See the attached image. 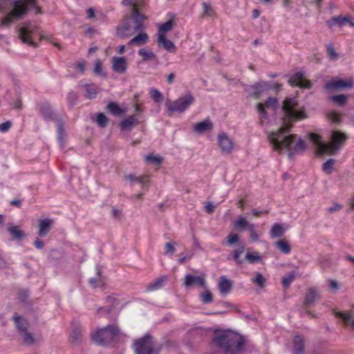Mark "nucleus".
<instances>
[{"label":"nucleus","instance_id":"f257e3e1","mask_svg":"<svg viewBox=\"0 0 354 354\" xmlns=\"http://www.w3.org/2000/svg\"><path fill=\"white\" fill-rule=\"evenodd\" d=\"M297 100L295 97L286 98L283 102L281 127L276 131L268 134V139L274 151L279 153L285 149L289 159H292L295 153L304 152L306 149L304 140L296 134H289L293 125L292 122L306 118L304 111L297 110Z\"/></svg>","mask_w":354,"mask_h":354},{"label":"nucleus","instance_id":"f03ea898","mask_svg":"<svg viewBox=\"0 0 354 354\" xmlns=\"http://www.w3.org/2000/svg\"><path fill=\"white\" fill-rule=\"evenodd\" d=\"M31 9L37 15L43 13L37 0H0V12L6 14L0 18V28L9 27L14 20H21Z\"/></svg>","mask_w":354,"mask_h":354},{"label":"nucleus","instance_id":"7ed1b4c3","mask_svg":"<svg viewBox=\"0 0 354 354\" xmlns=\"http://www.w3.org/2000/svg\"><path fill=\"white\" fill-rule=\"evenodd\" d=\"M148 19L142 11H138L136 8L127 10L116 29L117 35L123 39L130 37L136 32L145 29L144 23Z\"/></svg>","mask_w":354,"mask_h":354},{"label":"nucleus","instance_id":"20e7f679","mask_svg":"<svg viewBox=\"0 0 354 354\" xmlns=\"http://www.w3.org/2000/svg\"><path fill=\"white\" fill-rule=\"evenodd\" d=\"M213 343L223 354H241L244 348V339L230 330H216Z\"/></svg>","mask_w":354,"mask_h":354},{"label":"nucleus","instance_id":"39448f33","mask_svg":"<svg viewBox=\"0 0 354 354\" xmlns=\"http://www.w3.org/2000/svg\"><path fill=\"white\" fill-rule=\"evenodd\" d=\"M310 140L317 147L316 153L322 156L325 153L335 154L344 145L348 136L339 131H333L331 134V144H326L322 140V137L315 133L308 135Z\"/></svg>","mask_w":354,"mask_h":354},{"label":"nucleus","instance_id":"423d86ee","mask_svg":"<svg viewBox=\"0 0 354 354\" xmlns=\"http://www.w3.org/2000/svg\"><path fill=\"white\" fill-rule=\"evenodd\" d=\"M121 336V330L115 324H109L98 328L92 335V341L98 346H109L118 342Z\"/></svg>","mask_w":354,"mask_h":354},{"label":"nucleus","instance_id":"0eeeda50","mask_svg":"<svg viewBox=\"0 0 354 354\" xmlns=\"http://www.w3.org/2000/svg\"><path fill=\"white\" fill-rule=\"evenodd\" d=\"M153 336L146 334L134 340L132 348L136 354H159L161 346L153 341Z\"/></svg>","mask_w":354,"mask_h":354},{"label":"nucleus","instance_id":"6e6552de","mask_svg":"<svg viewBox=\"0 0 354 354\" xmlns=\"http://www.w3.org/2000/svg\"><path fill=\"white\" fill-rule=\"evenodd\" d=\"M194 102L195 97L190 92H188L174 101L168 100L165 105L169 115H171L174 113H184Z\"/></svg>","mask_w":354,"mask_h":354},{"label":"nucleus","instance_id":"1a4fd4ad","mask_svg":"<svg viewBox=\"0 0 354 354\" xmlns=\"http://www.w3.org/2000/svg\"><path fill=\"white\" fill-rule=\"evenodd\" d=\"M320 297V295L317 289V288L312 287L308 290V292L305 296L303 308L306 314L310 316L311 317H315V315L314 313L308 309L309 306H314L316 300L319 299Z\"/></svg>","mask_w":354,"mask_h":354},{"label":"nucleus","instance_id":"9d476101","mask_svg":"<svg viewBox=\"0 0 354 354\" xmlns=\"http://www.w3.org/2000/svg\"><path fill=\"white\" fill-rule=\"evenodd\" d=\"M354 82L352 79H335L325 84L324 88L327 91H338L343 88H353Z\"/></svg>","mask_w":354,"mask_h":354},{"label":"nucleus","instance_id":"9b49d317","mask_svg":"<svg viewBox=\"0 0 354 354\" xmlns=\"http://www.w3.org/2000/svg\"><path fill=\"white\" fill-rule=\"evenodd\" d=\"M271 84L265 81H260L256 84L248 86L245 91L249 93V95L256 99H259L261 95L268 90H270Z\"/></svg>","mask_w":354,"mask_h":354},{"label":"nucleus","instance_id":"f8f14e48","mask_svg":"<svg viewBox=\"0 0 354 354\" xmlns=\"http://www.w3.org/2000/svg\"><path fill=\"white\" fill-rule=\"evenodd\" d=\"M288 83L292 86H299L301 88L310 89L312 87L310 81L304 79V73L303 72H297L292 75L288 80Z\"/></svg>","mask_w":354,"mask_h":354},{"label":"nucleus","instance_id":"ddd939ff","mask_svg":"<svg viewBox=\"0 0 354 354\" xmlns=\"http://www.w3.org/2000/svg\"><path fill=\"white\" fill-rule=\"evenodd\" d=\"M19 37L21 39L22 42L27 44L29 46L36 48L37 43L33 41L31 39L32 30L30 24H24L18 29Z\"/></svg>","mask_w":354,"mask_h":354},{"label":"nucleus","instance_id":"4468645a","mask_svg":"<svg viewBox=\"0 0 354 354\" xmlns=\"http://www.w3.org/2000/svg\"><path fill=\"white\" fill-rule=\"evenodd\" d=\"M218 142L223 153L227 154L232 153L234 148V142L226 133H222L218 135Z\"/></svg>","mask_w":354,"mask_h":354},{"label":"nucleus","instance_id":"2eb2a0df","mask_svg":"<svg viewBox=\"0 0 354 354\" xmlns=\"http://www.w3.org/2000/svg\"><path fill=\"white\" fill-rule=\"evenodd\" d=\"M112 69L118 73H124L127 69V59L124 57H113L111 59Z\"/></svg>","mask_w":354,"mask_h":354},{"label":"nucleus","instance_id":"dca6fc26","mask_svg":"<svg viewBox=\"0 0 354 354\" xmlns=\"http://www.w3.org/2000/svg\"><path fill=\"white\" fill-rule=\"evenodd\" d=\"M53 221L50 218H44L39 220L37 225V234L40 237L46 236L50 231Z\"/></svg>","mask_w":354,"mask_h":354},{"label":"nucleus","instance_id":"f3484780","mask_svg":"<svg viewBox=\"0 0 354 354\" xmlns=\"http://www.w3.org/2000/svg\"><path fill=\"white\" fill-rule=\"evenodd\" d=\"M232 281L228 279L226 276L223 275L219 278L218 288L220 293L222 295H226L229 294L232 290Z\"/></svg>","mask_w":354,"mask_h":354},{"label":"nucleus","instance_id":"a211bd4d","mask_svg":"<svg viewBox=\"0 0 354 354\" xmlns=\"http://www.w3.org/2000/svg\"><path fill=\"white\" fill-rule=\"evenodd\" d=\"M183 284L187 288L192 287L193 286L204 287L205 285V280L203 277L200 276L187 274L185 277V281Z\"/></svg>","mask_w":354,"mask_h":354},{"label":"nucleus","instance_id":"6ab92c4d","mask_svg":"<svg viewBox=\"0 0 354 354\" xmlns=\"http://www.w3.org/2000/svg\"><path fill=\"white\" fill-rule=\"evenodd\" d=\"M39 113L46 121L53 120L55 113L48 102H44L38 106Z\"/></svg>","mask_w":354,"mask_h":354},{"label":"nucleus","instance_id":"aec40b11","mask_svg":"<svg viewBox=\"0 0 354 354\" xmlns=\"http://www.w3.org/2000/svg\"><path fill=\"white\" fill-rule=\"evenodd\" d=\"M106 301L111 304L109 307H100L97 309V313L104 316H109L113 312V310L118 305V301L114 297H107Z\"/></svg>","mask_w":354,"mask_h":354},{"label":"nucleus","instance_id":"412c9836","mask_svg":"<svg viewBox=\"0 0 354 354\" xmlns=\"http://www.w3.org/2000/svg\"><path fill=\"white\" fill-rule=\"evenodd\" d=\"M15 326L17 330L21 334L28 330V322L26 319L22 318L21 316L15 313L12 317Z\"/></svg>","mask_w":354,"mask_h":354},{"label":"nucleus","instance_id":"4be33fe9","mask_svg":"<svg viewBox=\"0 0 354 354\" xmlns=\"http://www.w3.org/2000/svg\"><path fill=\"white\" fill-rule=\"evenodd\" d=\"M122 4L129 7L127 10H131L132 8H136L138 11H142L146 5L144 0H122Z\"/></svg>","mask_w":354,"mask_h":354},{"label":"nucleus","instance_id":"5701e85b","mask_svg":"<svg viewBox=\"0 0 354 354\" xmlns=\"http://www.w3.org/2000/svg\"><path fill=\"white\" fill-rule=\"evenodd\" d=\"M346 23H348L351 26H354V23L351 20L350 17L348 16L342 17V16H335L331 19V21L328 23V26L330 27L337 24L339 26H344Z\"/></svg>","mask_w":354,"mask_h":354},{"label":"nucleus","instance_id":"b1692460","mask_svg":"<svg viewBox=\"0 0 354 354\" xmlns=\"http://www.w3.org/2000/svg\"><path fill=\"white\" fill-rule=\"evenodd\" d=\"M213 124L209 120H205L203 122H198L194 126V131L198 133H203L207 131L212 130Z\"/></svg>","mask_w":354,"mask_h":354},{"label":"nucleus","instance_id":"393cba45","mask_svg":"<svg viewBox=\"0 0 354 354\" xmlns=\"http://www.w3.org/2000/svg\"><path fill=\"white\" fill-rule=\"evenodd\" d=\"M133 37L128 43L129 45L142 46L146 44L149 39V36L146 32L142 31Z\"/></svg>","mask_w":354,"mask_h":354},{"label":"nucleus","instance_id":"a878e982","mask_svg":"<svg viewBox=\"0 0 354 354\" xmlns=\"http://www.w3.org/2000/svg\"><path fill=\"white\" fill-rule=\"evenodd\" d=\"M251 225H254V224L250 223L245 218L242 216H239L234 223V227L238 231L249 230Z\"/></svg>","mask_w":354,"mask_h":354},{"label":"nucleus","instance_id":"bb28decb","mask_svg":"<svg viewBox=\"0 0 354 354\" xmlns=\"http://www.w3.org/2000/svg\"><path fill=\"white\" fill-rule=\"evenodd\" d=\"M168 278L167 276H162L159 278L155 279L153 282L149 283L147 286L148 291H154L162 288L166 282L167 281Z\"/></svg>","mask_w":354,"mask_h":354},{"label":"nucleus","instance_id":"cd10ccee","mask_svg":"<svg viewBox=\"0 0 354 354\" xmlns=\"http://www.w3.org/2000/svg\"><path fill=\"white\" fill-rule=\"evenodd\" d=\"M293 353L304 354V339L300 335H297L293 339Z\"/></svg>","mask_w":354,"mask_h":354},{"label":"nucleus","instance_id":"c85d7f7f","mask_svg":"<svg viewBox=\"0 0 354 354\" xmlns=\"http://www.w3.org/2000/svg\"><path fill=\"white\" fill-rule=\"evenodd\" d=\"M8 231L13 240L20 241L26 237V234L20 230V227L18 225L9 227Z\"/></svg>","mask_w":354,"mask_h":354},{"label":"nucleus","instance_id":"c756f323","mask_svg":"<svg viewBox=\"0 0 354 354\" xmlns=\"http://www.w3.org/2000/svg\"><path fill=\"white\" fill-rule=\"evenodd\" d=\"M157 42L159 46H162L168 51H171V50L175 49L174 44L171 40L167 39L165 35H158Z\"/></svg>","mask_w":354,"mask_h":354},{"label":"nucleus","instance_id":"7c9ffc66","mask_svg":"<svg viewBox=\"0 0 354 354\" xmlns=\"http://www.w3.org/2000/svg\"><path fill=\"white\" fill-rule=\"evenodd\" d=\"M136 123V118L135 115H131L127 119L123 120L120 124L122 131L131 129Z\"/></svg>","mask_w":354,"mask_h":354},{"label":"nucleus","instance_id":"2f4dec72","mask_svg":"<svg viewBox=\"0 0 354 354\" xmlns=\"http://www.w3.org/2000/svg\"><path fill=\"white\" fill-rule=\"evenodd\" d=\"M106 109L114 115H122L125 113V111L121 109L115 102H109L106 106Z\"/></svg>","mask_w":354,"mask_h":354},{"label":"nucleus","instance_id":"473e14b6","mask_svg":"<svg viewBox=\"0 0 354 354\" xmlns=\"http://www.w3.org/2000/svg\"><path fill=\"white\" fill-rule=\"evenodd\" d=\"M124 178L130 182L142 184L143 186L149 182L148 177L145 176H136L133 174H128L124 176Z\"/></svg>","mask_w":354,"mask_h":354},{"label":"nucleus","instance_id":"72a5a7b5","mask_svg":"<svg viewBox=\"0 0 354 354\" xmlns=\"http://www.w3.org/2000/svg\"><path fill=\"white\" fill-rule=\"evenodd\" d=\"M84 88L86 90L85 97L88 99L93 100L97 97V88L94 84H84Z\"/></svg>","mask_w":354,"mask_h":354},{"label":"nucleus","instance_id":"f704fd0d","mask_svg":"<svg viewBox=\"0 0 354 354\" xmlns=\"http://www.w3.org/2000/svg\"><path fill=\"white\" fill-rule=\"evenodd\" d=\"M57 139L59 144L63 146L64 138L66 136V133L64 130V125L62 121L58 120L57 122Z\"/></svg>","mask_w":354,"mask_h":354},{"label":"nucleus","instance_id":"c9c22d12","mask_svg":"<svg viewBox=\"0 0 354 354\" xmlns=\"http://www.w3.org/2000/svg\"><path fill=\"white\" fill-rule=\"evenodd\" d=\"M337 317L342 319L344 321V325L351 324V328L354 330V318L353 319V315L351 313H346L344 312H339L336 315Z\"/></svg>","mask_w":354,"mask_h":354},{"label":"nucleus","instance_id":"e433bc0d","mask_svg":"<svg viewBox=\"0 0 354 354\" xmlns=\"http://www.w3.org/2000/svg\"><path fill=\"white\" fill-rule=\"evenodd\" d=\"M275 246L283 254H289L291 250V248L288 243L285 240H279L275 242Z\"/></svg>","mask_w":354,"mask_h":354},{"label":"nucleus","instance_id":"4c0bfd02","mask_svg":"<svg viewBox=\"0 0 354 354\" xmlns=\"http://www.w3.org/2000/svg\"><path fill=\"white\" fill-rule=\"evenodd\" d=\"M174 23L172 19L161 24L158 28V35H165L166 32L171 30L174 28Z\"/></svg>","mask_w":354,"mask_h":354},{"label":"nucleus","instance_id":"58836bf2","mask_svg":"<svg viewBox=\"0 0 354 354\" xmlns=\"http://www.w3.org/2000/svg\"><path fill=\"white\" fill-rule=\"evenodd\" d=\"M348 95L344 94H339L333 95L330 97V101L335 103L337 105L342 106L344 105L348 100Z\"/></svg>","mask_w":354,"mask_h":354},{"label":"nucleus","instance_id":"ea45409f","mask_svg":"<svg viewBox=\"0 0 354 354\" xmlns=\"http://www.w3.org/2000/svg\"><path fill=\"white\" fill-rule=\"evenodd\" d=\"M284 233L285 230L281 225L279 223L274 224L270 230V236L272 237H282Z\"/></svg>","mask_w":354,"mask_h":354},{"label":"nucleus","instance_id":"a19ab883","mask_svg":"<svg viewBox=\"0 0 354 354\" xmlns=\"http://www.w3.org/2000/svg\"><path fill=\"white\" fill-rule=\"evenodd\" d=\"M70 339L72 342L76 344L81 342L82 333L81 329L79 327H75L73 328L70 335Z\"/></svg>","mask_w":354,"mask_h":354},{"label":"nucleus","instance_id":"79ce46f5","mask_svg":"<svg viewBox=\"0 0 354 354\" xmlns=\"http://www.w3.org/2000/svg\"><path fill=\"white\" fill-rule=\"evenodd\" d=\"M138 54L142 57L143 62H148L156 58V55L151 52L146 50V48H141L138 50Z\"/></svg>","mask_w":354,"mask_h":354},{"label":"nucleus","instance_id":"37998d69","mask_svg":"<svg viewBox=\"0 0 354 354\" xmlns=\"http://www.w3.org/2000/svg\"><path fill=\"white\" fill-rule=\"evenodd\" d=\"M145 160L148 164H153L155 165L159 166L162 164L163 158L160 156L149 154L145 157Z\"/></svg>","mask_w":354,"mask_h":354},{"label":"nucleus","instance_id":"c03bdc74","mask_svg":"<svg viewBox=\"0 0 354 354\" xmlns=\"http://www.w3.org/2000/svg\"><path fill=\"white\" fill-rule=\"evenodd\" d=\"M244 245H240L233 252V259L238 265H241L243 263V259L240 258V255L244 252Z\"/></svg>","mask_w":354,"mask_h":354},{"label":"nucleus","instance_id":"a18cd8bd","mask_svg":"<svg viewBox=\"0 0 354 354\" xmlns=\"http://www.w3.org/2000/svg\"><path fill=\"white\" fill-rule=\"evenodd\" d=\"M253 283L256 284L260 288H263L266 285V278L260 272H257L255 277L252 279Z\"/></svg>","mask_w":354,"mask_h":354},{"label":"nucleus","instance_id":"49530a36","mask_svg":"<svg viewBox=\"0 0 354 354\" xmlns=\"http://www.w3.org/2000/svg\"><path fill=\"white\" fill-rule=\"evenodd\" d=\"M245 259L247 260L250 263L254 264L257 262L261 261V257L259 255L258 252H248L245 254Z\"/></svg>","mask_w":354,"mask_h":354},{"label":"nucleus","instance_id":"de8ad7c7","mask_svg":"<svg viewBox=\"0 0 354 354\" xmlns=\"http://www.w3.org/2000/svg\"><path fill=\"white\" fill-rule=\"evenodd\" d=\"M335 162L333 158L326 160L322 165L323 171L327 174H330L333 171Z\"/></svg>","mask_w":354,"mask_h":354},{"label":"nucleus","instance_id":"09e8293b","mask_svg":"<svg viewBox=\"0 0 354 354\" xmlns=\"http://www.w3.org/2000/svg\"><path fill=\"white\" fill-rule=\"evenodd\" d=\"M95 121L100 127L104 128L107 125L108 118L103 113H98Z\"/></svg>","mask_w":354,"mask_h":354},{"label":"nucleus","instance_id":"8fccbe9b","mask_svg":"<svg viewBox=\"0 0 354 354\" xmlns=\"http://www.w3.org/2000/svg\"><path fill=\"white\" fill-rule=\"evenodd\" d=\"M151 99L156 103H159L163 100L162 93L156 88H152L150 91Z\"/></svg>","mask_w":354,"mask_h":354},{"label":"nucleus","instance_id":"3c124183","mask_svg":"<svg viewBox=\"0 0 354 354\" xmlns=\"http://www.w3.org/2000/svg\"><path fill=\"white\" fill-rule=\"evenodd\" d=\"M21 335L23 337V340L26 344L32 345L35 344V339L31 333L26 330V332L22 333Z\"/></svg>","mask_w":354,"mask_h":354},{"label":"nucleus","instance_id":"603ef678","mask_svg":"<svg viewBox=\"0 0 354 354\" xmlns=\"http://www.w3.org/2000/svg\"><path fill=\"white\" fill-rule=\"evenodd\" d=\"M295 279V273L291 272L282 278V284L284 288H288Z\"/></svg>","mask_w":354,"mask_h":354},{"label":"nucleus","instance_id":"864d4df0","mask_svg":"<svg viewBox=\"0 0 354 354\" xmlns=\"http://www.w3.org/2000/svg\"><path fill=\"white\" fill-rule=\"evenodd\" d=\"M201 299L203 304H209L212 301V295L209 290H205L200 295Z\"/></svg>","mask_w":354,"mask_h":354},{"label":"nucleus","instance_id":"5fc2aeb1","mask_svg":"<svg viewBox=\"0 0 354 354\" xmlns=\"http://www.w3.org/2000/svg\"><path fill=\"white\" fill-rule=\"evenodd\" d=\"M265 105L267 108H272L275 110L278 107V101L275 97H268L265 102Z\"/></svg>","mask_w":354,"mask_h":354},{"label":"nucleus","instance_id":"6e6d98bb","mask_svg":"<svg viewBox=\"0 0 354 354\" xmlns=\"http://www.w3.org/2000/svg\"><path fill=\"white\" fill-rule=\"evenodd\" d=\"M175 245H177L176 241L166 243L165 245V254H173L176 250Z\"/></svg>","mask_w":354,"mask_h":354},{"label":"nucleus","instance_id":"4d7b16f0","mask_svg":"<svg viewBox=\"0 0 354 354\" xmlns=\"http://www.w3.org/2000/svg\"><path fill=\"white\" fill-rule=\"evenodd\" d=\"M327 54L331 59L337 60L338 59L339 55L335 52L332 44H328L327 46Z\"/></svg>","mask_w":354,"mask_h":354},{"label":"nucleus","instance_id":"13d9d810","mask_svg":"<svg viewBox=\"0 0 354 354\" xmlns=\"http://www.w3.org/2000/svg\"><path fill=\"white\" fill-rule=\"evenodd\" d=\"M94 73L97 75L105 76L102 71V64L100 59H97L95 63Z\"/></svg>","mask_w":354,"mask_h":354},{"label":"nucleus","instance_id":"bf43d9fd","mask_svg":"<svg viewBox=\"0 0 354 354\" xmlns=\"http://www.w3.org/2000/svg\"><path fill=\"white\" fill-rule=\"evenodd\" d=\"M29 297V290L28 289H21L19 292V297L21 302L26 304Z\"/></svg>","mask_w":354,"mask_h":354},{"label":"nucleus","instance_id":"052dcab7","mask_svg":"<svg viewBox=\"0 0 354 354\" xmlns=\"http://www.w3.org/2000/svg\"><path fill=\"white\" fill-rule=\"evenodd\" d=\"M96 271H97V277H93V278H91L89 279V283L93 286V287H97V281H99L100 277H101V270L100 268V266H96Z\"/></svg>","mask_w":354,"mask_h":354},{"label":"nucleus","instance_id":"680f3d73","mask_svg":"<svg viewBox=\"0 0 354 354\" xmlns=\"http://www.w3.org/2000/svg\"><path fill=\"white\" fill-rule=\"evenodd\" d=\"M227 242L229 245H232L239 240V236L234 233H230L227 237Z\"/></svg>","mask_w":354,"mask_h":354},{"label":"nucleus","instance_id":"e2e57ef3","mask_svg":"<svg viewBox=\"0 0 354 354\" xmlns=\"http://www.w3.org/2000/svg\"><path fill=\"white\" fill-rule=\"evenodd\" d=\"M203 9L204 11V14L207 15L208 16H212L213 15V9L212 8V6L209 3H207L206 2H203L202 3Z\"/></svg>","mask_w":354,"mask_h":354},{"label":"nucleus","instance_id":"0e129e2a","mask_svg":"<svg viewBox=\"0 0 354 354\" xmlns=\"http://www.w3.org/2000/svg\"><path fill=\"white\" fill-rule=\"evenodd\" d=\"M77 100V95L74 91H71L67 95V101L71 105H73Z\"/></svg>","mask_w":354,"mask_h":354},{"label":"nucleus","instance_id":"69168bd1","mask_svg":"<svg viewBox=\"0 0 354 354\" xmlns=\"http://www.w3.org/2000/svg\"><path fill=\"white\" fill-rule=\"evenodd\" d=\"M328 284L330 290L335 292L339 289V284L335 280H333V279L328 280Z\"/></svg>","mask_w":354,"mask_h":354},{"label":"nucleus","instance_id":"338daca9","mask_svg":"<svg viewBox=\"0 0 354 354\" xmlns=\"http://www.w3.org/2000/svg\"><path fill=\"white\" fill-rule=\"evenodd\" d=\"M12 127V122L10 121H6L0 124V132L5 133L8 131Z\"/></svg>","mask_w":354,"mask_h":354},{"label":"nucleus","instance_id":"774afa93","mask_svg":"<svg viewBox=\"0 0 354 354\" xmlns=\"http://www.w3.org/2000/svg\"><path fill=\"white\" fill-rule=\"evenodd\" d=\"M329 118L333 123L339 124L341 122L340 115L335 112L330 113Z\"/></svg>","mask_w":354,"mask_h":354}]
</instances>
